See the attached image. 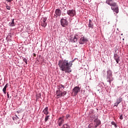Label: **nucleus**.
<instances>
[{
  "label": "nucleus",
  "instance_id": "nucleus-1",
  "mask_svg": "<svg viewBox=\"0 0 128 128\" xmlns=\"http://www.w3.org/2000/svg\"><path fill=\"white\" fill-rule=\"evenodd\" d=\"M74 62V60L68 62V60H59L58 65L60 69L62 72H64L68 74L72 72V63Z\"/></svg>",
  "mask_w": 128,
  "mask_h": 128
},
{
  "label": "nucleus",
  "instance_id": "nucleus-2",
  "mask_svg": "<svg viewBox=\"0 0 128 128\" xmlns=\"http://www.w3.org/2000/svg\"><path fill=\"white\" fill-rule=\"evenodd\" d=\"M106 4L111 6V10L115 12L116 14H118V7L116 3L114 2L112 0H106Z\"/></svg>",
  "mask_w": 128,
  "mask_h": 128
},
{
  "label": "nucleus",
  "instance_id": "nucleus-3",
  "mask_svg": "<svg viewBox=\"0 0 128 128\" xmlns=\"http://www.w3.org/2000/svg\"><path fill=\"white\" fill-rule=\"evenodd\" d=\"M112 80H114V78H112V70H108L107 71V82L110 84Z\"/></svg>",
  "mask_w": 128,
  "mask_h": 128
},
{
  "label": "nucleus",
  "instance_id": "nucleus-4",
  "mask_svg": "<svg viewBox=\"0 0 128 128\" xmlns=\"http://www.w3.org/2000/svg\"><path fill=\"white\" fill-rule=\"evenodd\" d=\"M56 98H62L64 96H66V92L64 91H60V90H56Z\"/></svg>",
  "mask_w": 128,
  "mask_h": 128
},
{
  "label": "nucleus",
  "instance_id": "nucleus-5",
  "mask_svg": "<svg viewBox=\"0 0 128 128\" xmlns=\"http://www.w3.org/2000/svg\"><path fill=\"white\" fill-rule=\"evenodd\" d=\"M78 35H71L69 40H70L71 42H78Z\"/></svg>",
  "mask_w": 128,
  "mask_h": 128
},
{
  "label": "nucleus",
  "instance_id": "nucleus-6",
  "mask_svg": "<svg viewBox=\"0 0 128 128\" xmlns=\"http://www.w3.org/2000/svg\"><path fill=\"white\" fill-rule=\"evenodd\" d=\"M80 92V88L78 86H75L72 89V92L74 94V96H77V94Z\"/></svg>",
  "mask_w": 128,
  "mask_h": 128
},
{
  "label": "nucleus",
  "instance_id": "nucleus-7",
  "mask_svg": "<svg viewBox=\"0 0 128 128\" xmlns=\"http://www.w3.org/2000/svg\"><path fill=\"white\" fill-rule=\"evenodd\" d=\"M67 14L70 16H74L76 12L74 10H69L67 11Z\"/></svg>",
  "mask_w": 128,
  "mask_h": 128
},
{
  "label": "nucleus",
  "instance_id": "nucleus-8",
  "mask_svg": "<svg viewBox=\"0 0 128 128\" xmlns=\"http://www.w3.org/2000/svg\"><path fill=\"white\" fill-rule=\"evenodd\" d=\"M62 16V10L60 9H56L54 18H57L58 16Z\"/></svg>",
  "mask_w": 128,
  "mask_h": 128
},
{
  "label": "nucleus",
  "instance_id": "nucleus-9",
  "mask_svg": "<svg viewBox=\"0 0 128 128\" xmlns=\"http://www.w3.org/2000/svg\"><path fill=\"white\" fill-rule=\"evenodd\" d=\"M46 18H42L41 19L42 20V24L41 26H43L44 28H46V26L48 24V22H46Z\"/></svg>",
  "mask_w": 128,
  "mask_h": 128
},
{
  "label": "nucleus",
  "instance_id": "nucleus-10",
  "mask_svg": "<svg viewBox=\"0 0 128 128\" xmlns=\"http://www.w3.org/2000/svg\"><path fill=\"white\" fill-rule=\"evenodd\" d=\"M68 20L64 18H62L60 20V24L63 27H65L66 26H68Z\"/></svg>",
  "mask_w": 128,
  "mask_h": 128
},
{
  "label": "nucleus",
  "instance_id": "nucleus-11",
  "mask_svg": "<svg viewBox=\"0 0 128 128\" xmlns=\"http://www.w3.org/2000/svg\"><path fill=\"white\" fill-rule=\"evenodd\" d=\"M102 124V122L98 118H96L94 120V126L96 128H98L100 124Z\"/></svg>",
  "mask_w": 128,
  "mask_h": 128
},
{
  "label": "nucleus",
  "instance_id": "nucleus-12",
  "mask_svg": "<svg viewBox=\"0 0 128 128\" xmlns=\"http://www.w3.org/2000/svg\"><path fill=\"white\" fill-rule=\"evenodd\" d=\"M88 42V39L84 37H82L80 40V44H86Z\"/></svg>",
  "mask_w": 128,
  "mask_h": 128
},
{
  "label": "nucleus",
  "instance_id": "nucleus-13",
  "mask_svg": "<svg viewBox=\"0 0 128 128\" xmlns=\"http://www.w3.org/2000/svg\"><path fill=\"white\" fill-rule=\"evenodd\" d=\"M64 122V120L62 118H60L58 119V124L59 126H62V124Z\"/></svg>",
  "mask_w": 128,
  "mask_h": 128
},
{
  "label": "nucleus",
  "instance_id": "nucleus-14",
  "mask_svg": "<svg viewBox=\"0 0 128 128\" xmlns=\"http://www.w3.org/2000/svg\"><path fill=\"white\" fill-rule=\"evenodd\" d=\"M114 59L115 60L117 64H118V62H120V56H118V54H114Z\"/></svg>",
  "mask_w": 128,
  "mask_h": 128
},
{
  "label": "nucleus",
  "instance_id": "nucleus-15",
  "mask_svg": "<svg viewBox=\"0 0 128 128\" xmlns=\"http://www.w3.org/2000/svg\"><path fill=\"white\" fill-rule=\"evenodd\" d=\"M116 106H118V104H120V102H122V98H119L117 99L116 100Z\"/></svg>",
  "mask_w": 128,
  "mask_h": 128
},
{
  "label": "nucleus",
  "instance_id": "nucleus-16",
  "mask_svg": "<svg viewBox=\"0 0 128 128\" xmlns=\"http://www.w3.org/2000/svg\"><path fill=\"white\" fill-rule=\"evenodd\" d=\"M58 90H60V92H62V90H64V86L62 85V84H60L58 86Z\"/></svg>",
  "mask_w": 128,
  "mask_h": 128
},
{
  "label": "nucleus",
  "instance_id": "nucleus-17",
  "mask_svg": "<svg viewBox=\"0 0 128 128\" xmlns=\"http://www.w3.org/2000/svg\"><path fill=\"white\" fill-rule=\"evenodd\" d=\"M43 113L44 114H46L47 116V114H48V108L46 107L43 110Z\"/></svg>",
  "mask_w": 128,
  "mask_h": 128
},
{
  "label": "nucleus",
  "instance_id": "nucleus-18",
  "mask_svg": "<svg viewBox=\"0 0 128 128\" xmlns=\"http://www.w3.org/2000/svg\"><path fill=\"white\" fill-rule=\"evenodd\" d=\"M14 19H12V22H10L9 24H8V26H14L16 24V23H14Z\"/></svg>",
  "mask_w": 128,
  "mask_h": 128
},
{
  "label": "nucleus",
  "instance_id": "nucleus-19",
  "mask_svg": "<svg viewBox=\"0 0 128 128\" xmlns=\"http://www.w3.org/2000/svg\"><path fill=\"white\" fill-rule=\"evenodd\" d=\"M60 10H62V12H66V6L64 5H62L60 6Z\"/></svg>",
  "mask_w": 128,
  "mask_h": 128
},
{
  "label": "nucleus",
  "instance_id": "nucleus-20",
  "mask_svg": "<svg viewBox=\"0 0 128 128\" xmlns=\"http://www.w3.org/2000/svg\"><path fill=\"white\" fill-rule=\"evenodd\" d=\"M88 28H94V24H92V22L90 20H89Z\"/></svg>",
  "mask_w": 128,
  "mask_h": 128
},
{
  "label": "nucleus",
  "instance_id": "nucleus-21",
  "mask_svg": "<svg viewBox=\"0 0 128 128\" xmlns=\"http://www.w3.org/2000/svg\"><path fill=\"white\" fill-rule=\"evenodd\" d=\"M50 118V116H46L44 119L45 122H48V118Z\"/></svg>",
  "mask_w": 128,
  "mask_h": 128
},
{
  "label": "nucleus",
  "instance_id": "nucleus-22",
  "mask_svg": "<svg viewBox=\"0 0 128 128\" xmlns=\"http://www.w3.org/2000/svg\"><path fill=\"white\" fill-rule=\"evenodd\" d=\"M23 60L26 64H28V59L26 58H24Z\"/></svg>",
  "mask_w": 128,
  "mask_h": 128
},
{
  "label": "nucleus",
  "instance_id": "nucleus-23",
  "mask_svg": "<svg viewBox=\"0 0 128 128\" xmlns=\"http://www.w3.org/2000/svg\"><path fill=\"white\" fill-rule=\"evenodd\" d=\"M6 8L7 10H10V7L8 6V4H6Z\"/></svg>",
  "mask_w": 128,
  "mask_h": 128
},
{
  "label": "nucleus",
  "instance_id": "nucleus-24",
  "mask_svg": "<svg viewBox=\"0 0 128 128\" xmlns=\"http://www.w3.org/2000/svg\"><path fill=\"white\" fill-rule=\"evenodd\" d=\"M112 124L113 126H114V127H115V128H116V122H112Z\"/></svg>",
  "mask_w": 128,
  "mask_h": 128
},
{
  "label": "nucleus",
  "instance_id": "nucleus-25",
  "mask_svg": "<svg viewBox=\"0 0 128 128\" xmlns=\"http://www.w3.org/2000/svg\"><path fill=\"white\" fill-rule=\"evenodd\" d=\"M115 54H118V50L115 48Z\"/></svg>",
  "mask_w": 128,
  "mask_h": 128
},
{
  "label": "nucleus",
  "instance_id": "nucleus-26",
  "mask_svg": "<svg viewBox=\"0 0 128 128\" xmlns=\"http://www.w3.org/2000/svg\"><path fill=\"white\" fill-rule=\"evenodd\" d=\"M14 0H6V2H12Z\"/></svg>",
  "mask_w": 128,
  "mask_h": 128
},
{
  "label": "nucleus",
  "instance_id": "nucleus-27",
  "mask_svg": "<svg viewBox=\"0 0 128 128\" xmlns=\"http://www.w3.org/2000/svg\"><path fill=\"white\" fill-rule=\"evenodd\" d=\"M8 86V84H6V86H4V88H6Z\"/></svg>",
  "mask_w": 128,
  "mask_h": 128
},
{
  "label": "nucleus",
  "instance_id": "nucleus-28",
  "mask_svg": "<svg viewBox=\"0 0 128 128\" xmlns=\"http://www.w3.org/2000/svg\"><path fill=\"white\" fill-rule=\"evenodd\" d=\"M8 86V84H6V86H4V88H6Z\"/></svg>",
  "mask_w": 128,
  "mask_h": 128
},
{
  "label": "nucleus",
  "instance_id": "nucleus-29",
  "mask_svg": "<svg viewBox=\"0 0 128 128\" xmlns=\"http://www.w3.org/2000/svg\"><path fill=\"white\" fill-rule=\"evenodd\" d=\"M120 120H122L124 118L122 117V115H121L120 117Z\"/></svg>",
  "mask_w": 128,
  "mask_h": 128
},
{
  "label": "nucleus",
  "instance_id": "nucleus-30",
  "mask_svg": "<svg viewBox=\"0 0 128 128\" xmlns=\"http://www.w3.org/2000/svg\"><path fill=\"white\" fill-rule=\"evenodd\" d=\"M3 91H6V88L4 87L2 89V92Z\"/></svg>",
  "mask_w": 128,
  "mask_h": 128
},
{
  "label": "nucleus",
  "instance_id": "nucleus-31",
  "mask_svg": "<svg viewBox=\"0 0 128 128\" xmlns=\"http://www.w3.org/2000/svg\"><path fill=\"white\" fill-rule=\"evenodd\" d=\"M7 96H8V98H10V94H8V92H7Z\"/></svg>",
  "mask_w": 128,
  "mask_h": 128
},
{
  "label": "nucleus",
  "instance_id": "nucleus-32",
  "mask_svg": "<svg viewBox=\"0 0 128 128\" xmlns=\"http://www.w3.org/2000/svg\"><path fill=\"white\" fill-rule=\"evenodd\" d=\"M88 128H92V124H90Z\"/></svg>",
  "mask_w": 128,
  "mask_h": 128
},
{
  "label": "nucleus",
  "instance_id": "nucleus-33",
  "mask_svg": "<svg viewBox=\"0 0 128 128\" xmlns=\"http://www.w3.org/2000/svg\"><path fill=\"white\" fill-rule=\"evenodd\" d=\"M3 92L4 94H6V91H3Z\"/></svg>",
  "mask_w": 128,
  "mask_h": 128
},
{
  "label": "nucleus",
  "instance_id": "nucleus-34",
  "mask_svg": "<svg viewBox=\"0 0 128 128\" xmlns=\"http://www.w3.org/2000/svg\"><path fill=\"white\" fill-rule=\"evenodd\" d=\"M68 116H69V115H66V118H68Z\"/></svg>",
  "mask_w": 128,
  "mask_h": 128
},
{
  "label": "nucleus",
  "instance_id": "nucleus-35",
  "mask_svg": "<svg viewBox=\"0 0 128 128\" xmlns=\"http://www.w3.org/2000/svg\"><path fill=\"white\" fill-rule=\"evenodd\" d=\"M118 106V104H116L115 103V106Z\"/></svg>",
  "mask_w": 128,
  "mask_h": 128
},
{
  "label": "nucleus",
  "instance_id": "nucleus-36",
  "mask_svg": "<svg viewBox=\"0 0 128 128\" xmlns=\"http://www.w3.org/2000/svg\"><path fill=\"white\" fill-rule=\"evenodd\" d=\"M34 56H36V54H34Z\"/></svg>",
  "mask_w": 128,
  "mask_h": 128
},
{
  "label": "nucleus",
  "instance_id": "nucleus-37",
  "mask_svg": "<svg viewBox=\"0 0 128 128\" xmlns=\"http://www.w3.org/2000/svg\"><path fill=\"white\" fill-rule=\"evenodd\" d=\"M16 112H18V111H17Z\"/></svg>",
  "mask_w": 128,
  "mask_h": 128
},
{
  "label": "nucleus",
  "instance_id": "nucleus-38",
  "mask_svg": "<svg viewBox=\"0 0 128 128\" xmlns=\"http://www.w3.org/2000/svg\"><path fill=\"white\" fill-rule=\"evenodd\" d=\"M103 72H104V71Z\"/></svg>",
  "mask_w": 128,
  "mask_h": 128
}]
</instances>
